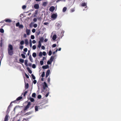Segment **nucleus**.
I'll use <instances>...</instances> for the list:
<instances>
[{
    "mask_svg": "<svg viewBox=\"0 0 121 121\" xmlns=\"http://www.w3.org/2000/svg\"><path fill=\"white\" fill-rule=\"evenodd\" d=\"M37 25L36 24H34L33 25V26L34 28H36L37 27Z\"/></svg>",
    "mask_w": 121,
    "mask_h": 121,
    "instance_id": "49",
    "label": "nucleus"
},
{
    "mask_svg": "<svg viewBox=\"0 0 121 121\" xmlns=\"http://www.w3.org/2000/svg\"><path fill=\"white\" fill-rule=\"evenodd\" d=\"M56 46V44H53L52 45V47H55Z\"/></svg>",
    "mask_w": 121,
    "mask_h": 121,
    "instance_id": "59",
    "label": "nucleus"
},
{
    "mask_svg": "<svg viewBox=\"0 0 121 121\" xmlns=\"http://www.w3.org/2000/svg\"><path fill=\"white\" fill-rule=\"evenodd\" d=\"M37 21V19L36 18H34L33 19V21L34 22H36Z\"/></svg>",
    "mask_w": 121,
    "mask_h": 121,
    "instance_id": "60",
    "label": "nucleus"
},
{
    "mask_svg": "<svg viewBox=\"0 0 121 121\" xmlns=\"http://www.w3.org/2000/svg\"><path fill=\"white\" fill-rule=\"evenodd\" d=\"M31 38L32 39H34L35 38V37L34 35H31Z\"/></svg>",
    "mask_w": 121,
    "mask_h": 121,
    "instance_id": "40",
    "label": "nucleus"
},
{
    "mask_svg": "<svg viewBox=\"0 0 121 121\" xmlns=\"http://www.w3.org/2000/svg\"><path fill=\"white\" fill-rule=\"evenodd\" d=\"M22 97H18L16 99V100L13 101V102L15 103H16V101H18L20 100L22 98Z\"/></svg>",
    "mask_w": 121,
    "mask_h": 121,
    "instance_id": "6",
    "label": "nucleus"
},
{
    "mask_svg": "<svg viewBox=\"0 0 121 121\" xmlns=\"http://www.w3.org/2000/svg\"><path fill=\"white\" fill-rule=\"evenodd\" d=\"M44 85H43V89H45L46 87H48V85L45 82H43Z\"/></svg>",
    "mask_w": 121,
    "mask_h": 121,
    "instance_id": "5",
    "label": "nucleus"
},
{
    "mask_svg": "<svg viewBox=\"0 0 121 121\" xmlns=\"http://www.w3.org/2000/svg\"><path fill=\"white\" fill-rule=\"evenodd\" d=\"M55 8L53 6L49 8V10L50 11L53 12L55 9Z\"/></svg>",
    "mask_w": 121,
    "mask_h": 121,
    "instance_id": "4",
    "label": "nucleus"
},
{
    "mask_svg": "<svg viewBox=\"0 0 121 121\" xmlns=\"http://www.w3.org/2000/svg\"><path fill=\"white\" fill-rule=\"evenodd\" d=\"M35 111H38V107L37 106H35Z\"/></svg>",
    "mask_w": 121,
    "mask_h": 121,
    "instance_id": "31",
    "label": "nucleus"
},
{
    "mask_svg": "<svg viewBox=\"0 0 121 121\" xmlns=\"http://www.w3.org/2000/svg\"><path fill=\"white\" fill-rule=\"evenodd\" d=\"M32 67L33 68H36V65L35 64H33L32 65Z\"/></svg>",
    "mask_w": 121,
    "mask_h": 121,
    "instance_id": "51",
    "label": "nucleus"
},
{
    "mask_svg": "<svg viewBox=\"0 0 121 121\" xmlns=\"http://www.w3.org/2000/svg\"><path fill=\"white\" fill-rule=\"evenodd\" d=\"M31 76L33 78V79H35V76H34V75L33 74H31Z\"/></svg>",
    "mask_w": 121,
    "mask_h": 121,
    "instance_id": "35",
    "label": "nucleus"
},
{
    "mask_svg": "<svg viewBox=\"0 0 121 121\" xmlns=\"http://www.w3.org/2000/svg\"><path fill=\"white\" fill-rule=\"evenodd\" d=\"M39 55L40 56H42V53L41 52H39Z\"/></svg>",
    "mask_w": 121,
    "mask_h": 121,
    "instance_id": "43",
    "label": "nucleus"
},
{
    "mask_svg": "<svg viewBox=\"0 0 121 121\" xmlns=\"http://www.w3.org/2000/svg\"><path fill=\"white\" fill-rule=\"evenodd\" d=\"M31 103L30 102H29L26 106L25 107L24 109V111H25L27 110V109L29 108V107L31 105Z\"/></svg>",
    "mask_w": 121,
    "mask_h": 121,
    "instance_id": "2",
    "label": "nucleus"
},
{
    "mask_svg": "<svg viewBox=\"0 0 121 121\" xmlns=\"http://www.w3.org/2000/svg\"><path fill=\"white\" fill-rule=\"evenodd\" d=\"M48 68V65L43 66H42V68L43 69H46Z\"/></svg>",
    "mask_w": 121,
    "mask_h": 121,
    "instance_id": "14",
    "label": "nucleus"
},
{
    "mask_svg": "<svg viewBox=\"0 0 121 121\" xmlns=\"http://www.w3.org/2000/svg\"><path fill=\"white\" fill-rule=\"evenodd\" d=\"M32 56L34 57H35L36 56V54L35 52H33L32 54Z\"/></svg>",
    "mask_w": 121,
    "mask_h": 121,
    "instance_id": "21",
    "label": "nucleus"
},
{
    "mask_svg": "<svg viewBox=\"0 0 121 121\" xmlns=\"http://www.w3.org/2000/svg\"><path fill=\"white\" fill-rule=\"evenodd\" d=\"M55 56H52L51 58H50V59H49V60L50 61H51L52 62V61L54 59L55 57Z\"/></svg>",
    "mask_w": 121,
    "mask_h": 121,
    "instance_id": "8",
    "label": "nucleus"
},
{
    "mask_svg": "<svg viewBox=\"0 0 121 121\" xmlns=\"http://www.w3.org/2000/svg\"><path fill=\"white\" fill-rule=\"evenodd\" d=\"M40 63L41 65H42L43 64L44 62H43V61L42 60H41L40 61Z\"/></svg>",
    "mask_w": 121,
    "mask_h": 121,
    "instance_id": "42",
    "label": "nucleus"
},
{
    "mask_svg": "<svg viewBox=\"0 0 121 121\" xmlns=\"http://www.w3.org/2000/svg\"><path fill=\"white\" fill-rule=\"evenodd\" d=\"M41 46V44L40 41H39V44L38 46V47L40 48Z\"/></svg>",
    "mask_w": 121,
    "mask_h": 121,
    "instance_id": "17",
    "label": "nucleus"
},
{
    "mask_svg": "<svg viewBox=\"0 0 121 121\" xmlns=\"http://www.w3.org/2000/svg\"><path fill=\"white\" fill-rule=\"evenodd\" d=\"M40 33V32L39 31L36 32L37 35H39Z\"/></svg>",
    "mask_w": 121,
    "mask_h": 121,
    "instance_id": "39",
    "label": "nucleus"
},
{
    "mask_svg": "<svg viewBox=\"0 0 121 121\" xmlns=\"http://www.w3.org/2000/svg\"><path fill=\"white\" fill-rule=\"evenodd\" d=\"M35 29H33L32 30V32L33 33H34L35 32Z\"/></svg>",
    "mask_w": 121,
    "mask_h": 121,
    "instance_id": "56",
    "label": "nucleus"
},
{
    "mask_svg": "<svg viewBox=\"0 0 121 121\" xmlns=\"http://www.w3.org/2000/svg\"><path fill=\"white\" fill-rule=\"evenodd\" d=\"M48 82L49 83L50 81V78H49V77L48 79L47 80Z\"/></svg>",
    "mask_w": 121,
    "mask_h": 121,
    "instance_id": "63",
    "label": "nucleus"
},
{
    "mask_svg": "<svg viewBox=\"0 0 121 121\" xmlns=\"http://www.w3.org/2000/svg\"><path fill=\"white\" fill-rule=\"evenodd\" d=\"M48 23L47 22H45L44 23V24L45 25H48Z\"/></svg>",
    "mask_w": 121,
    "mask_h": 121,
    "instance_id": "64",
    "label": "nucleus"
},
{
    "mask_svg": "<svg viewBox=\"0 0 121 121\" xmlns=\"http://www.w3.org/2000/svg\"><path fill=\"white\" fill-rule=\"evenodd\" d=\"M20 25V23L19 22H18L17 23H16V26L17 27L19 26Z\"/></svg>",
    "mask_w": 121,
    "mask_h": 121,
    "instance_id": "38",
    "label": "nucleus"
},
{
    "mask_svg": "<svg viewBox=\"0 0 121 121\" xmlns=\"http://www.w3.org/2000/svg\"><path fill=\"white\" fill-rule=\"evenodd\" d=\"M28 61L27 60H25V65L26 66L28 65L27 64V62Z\"/></svg>",
    "mask_w": 121,
    "mask_h": 121,
    "instance_id": "18",
    "label": "nucleus"
},
{
    "mask_svg": "<svg viewBox=\"0 0 121 121\" xmlns=\"http://www.w3.org/2000/svg\"><path fill=\"white\" fill-rule=\"evenodd\" d=\"M13 48L12 45L10 44H9L8 46V53L9 55L12 56L13 54Z\"/></svg>",
    "mask_w": 121,
    "mask_h": 121,
    "instance_id": "1",
    "label": "nucleus"
},
{
    "mask_svg": "<svg viewBox=\"0 0 121 121\" xmlns=\"http://www.w3.org/2000/svg\"><path fill=\"white\" fill-rule=\"evenodd\" d=\"M25 44L26 45H27L28 44V40L26 39L25 40Z\"/></svg>",
    "mask_w": 121,
    "mask_h": 121,
    "instance_id": "20",
    "label": "nucleus"
},
{
    "mask_svg": "<svg viewBox=\"0 0 121 121\" xmlns=\"http://www.w3.org/2000/svg\"><path fill=\"white\" fill-rule=\"evenodd\" d=\"M49 93V92H48V93L45 95V96L46 97H47L48 96Z\"/></svg>",
    "mask_w": 121,
    "mask_h": 121,
    "instance_id": "54",
    "label": "nucleus"
},
{
    "mask_svg": "<svg viewBox=\"0 0 121 121\" xmlns=\"http://www.w3.org/2000/svg\"><path fill=\"white\" fill-rule=\"evenodd\" d=\"M38 10H36L35 11V14L36 15L38 13Z\"/></svg>",
    "mask_w": 121,
    "mask_h": 121,
    "instance_id": "57",
    "label": "nucleus"
},
{
    "mask_svg": "<svg viewBox=\"0 0 121 121\" xmlns=\"http://www.w3.org/2000/svg\"><path fill=\"white\" fill-rule=\"evenodd\" d=\"M36 46L35 45H33V46L32 48H33V49L35 50V49H36Z\"/></svg>",
    "mask_w": 121,
    "mask_h": 121,
    "instance_id": "41",
    "label": "nucleus"
},
{
    "mask_svg": "<svg viewBox=\"0 0 121 121\" xmlns=\"http://www.w3.org/2000/svg\"><path fill=\"white\" fill-rule=\"evenodd\" d=\"M30 47H31L32 46V43H31V40L30 39Z\"/></svg>",
    "mask_w": 121,
    "mask_h": 121,
    "instance_id": "46",
    "label": "nucleus"
},
{
    "mask_svg": "<svg viewBox=\"0 0 121 121\" xmlns=\"http://www.w3.org/2000/svg\"><path fill=\"white\" fill-rule=\"evenodd\" d=\"M26 32L28 35H30V30H29L26 29Z\"/></svg>",
    "mask_w": 121,
    "mask_h": 121,
    "instance_id": "11",
    "label": "nucleus"
},
{
    "mask_svg": "<svg viewBox=\"0 0 121 121\" xmlns=\"http://www.w3.org/2000/svg\"><path fill=\"white\" fill-rule=\"evenodd\" d=\"M28 92H27V91H25L24 94H23V96L24 97H25V95H26V94Z\"/></svg>",
    "mask_w": 121,
    "mask_h": 121,
    "instance_id": "45",
    "label": "nucleus"
},
{
    "mask_svg": "<svg viewBox=\"0 0 121 121\" xmlns=\"http://www.w3.org/2000/svg\"><path fill=\"white\" fill-rule=\"evenodd\" d=\"M32 97H33L35 98V97L36 96V94L35 93H33L32 94Z\"/></svg>",
    "mask_w": 121,
    "mask_h": 121,
    "instance_id": "30",
    "label": "nucleus"
},
{
    "mask_svg": "<svg viewBox=\"0 0 121 121\" xmlns=\"http://www.w3.org/2000/svg\"><path fill=\"white\" fill-rule=\"evenodd\" d=\"M32 42L34 44L36 43V41L35 40H33L32 41Z\"/></svg>",
    "mask_w": 121,
    "mask_h": 121,
    "instance_id": "62",
    "label": "nucleus"
},
{
    "mask_svg": "<svg viewBox=\"0 0 121 121\" xmlns=\"http://www.w3.org/2000/svg\"><path fill=\"white\" fill-rule=\"evenodd\" d=\"M50 72V71L49 69H48L47 71L46 75V77L47 78L48 77L49 74Z\"/></svg>",
    "mask_w": 121,
    "mask_h": 121,
    "instance_id": "7",
    "label": "nucleus"
},
{
    "mask_svg": "<svg viewBox=\"0 0 121 121\" xmlns=\"http://www.w3.org/2000/svg\"><path fill=\"white\" fill-rule=\"evenodd\" d=\"M47 4V2H44L43 3V5L44 6H46Z\"/></svg>",
    "mask_w": 121,
    "mask_h": 121,
    "instance_id": "44",
    "label": "nucleus"
},
{
    "mask_svg": "<svg viewBox=\"0 0 121 121\" xmlns=\"http://www.w3.org/2000/svg\"><path fill=\"white\" fill-rule=\"evenodd\" d=\"M29 59L30 61L31 62H33V59L31 57V55H30L29 56Z\"/></svg>",
    "mask_w": 121,
    "mask_h": 121,
    "instance_id": "23",
    "label": "nucleus"
},
{
    "mask_svg": "<svg viewBox=\"0 0 121 121\" xmlns=\"http://www.w3.org/2000/svg\"><path fill=\"white\" fill-rule=\"evenodd\" d=\"M5 21L6 22L9 23L11 22H12L11 20L10 19L7 18L5 20Z\"/></svg>",
    "mask_w": 121,
    "mask_h": 121,
    "instance_id": "10",
    "label": "nucleus"
},
{
    "mask_svg": "<svg viewBox=\"0 0 121 121\" xmlns=\"http://www.w3.org/2000/svg\"><path fill=\"white\" fill-rule=\"evenodd\" d=\"M57 17V15L56 13H53L51 16V17L53 19H56Z\"/></svg>",
    "mask_w": 121,
    "mask_h": 121,
    "instance_id": "3",
    "label": "nucleus"
},
{
    "mask_svg": "<svg viewBox=\"0 0 121 121\" xmlns=\"http://www.w3.org/2000/svg\"><path fill=\"white\" fill-rule=\"evenodd\" d=\"M23 46H20L19 47V48L22 50L23 49Z\"/></svg>",
    "mask_w": 121,
    "mask_h": 121,
    "instance_id": "47",
    "label": "nucleus"
},
{
    "mask_svg": "<svg viewBox=\"0 0 121 121\" xmlns=\"http://www.w3.org/2000/svg\"><path fill=\"white\" fill-rule=\"evenodd\" d=\"M46 54V52H43L42 53V54L44 56H45Z\"/></svg>",
    "mask_w": 121,
    "mask_h": 121,
    "instance_id": "53",
    "label": "nucleus"
},
{
    "mask_svg": "<svg viewBox=\"0 0 121 121\" xmlns=\"http://www.w3.org/2000/svg\"><path fill=\"white\" fill-rule=\"evenodd\" d=\"M81 5L82 6H86V7H87L86 4L85 2L82 3L81 4ZM85 8H86V7H85Z\"/></svg>",
    "mask_w": 121,
    "mask_h": 121,
    "instance_id": "13",
    "label": "nucleus"
},
{
    "mask_svg": "<svg viewBox=\"0 0 121 121\" xmlns=\"http://www.w3.org/2000/svg\"><path fill=\"white\" fill-rule=\"evenodd\" d=\"M29 87V84L28 83H27L25 85V89H27Z\"/></svg>",
    "mask_w": 121,
    "mask_h": 121,
    "instance_id": "16",
    "label": "nucleus"
},
{
    "mask_svg": "<svg viewBox=\"0 0 121 121\" xmlns=\"http://www.w3.org/2000/svg\"><path fill=\"white\" fill-rule=\"evenodd\" d=\"M24 43V41L22 40L20 42V44L21 45H23Z\"/></svg>",
    "mask_w": 121,
    "mask_h": 121,
    "instance_id": "32",
    "label": "nucleus"
},
{
    "mask_svg": "<svg viewBox=\"0 0 121 121\" xmlns=\"http://www.w3.org/2000/svg\"><path fill=\"white\" fill-rule=\"evenodd\" d=\"M31 112H27L25 114V115H26L27 116L28 115H29L30 114H31Z\"/></svg>",
    "mask_w": 121,
    "mask_h": 121,
    "instance_id": "29",
    "label": "nucleus"
},
{
    "mask_svg": "<svg viewBox=\"0 0 121 121\" xmlns=\"http://www.w3.org/2000/svg\"><path fill=\"white\" fill-rule=\"evenodd\" d=\"M37 98L39 99H40L41 98V96L40 95H38Z\"/></svg>",
    "mask_w": 121,
    "mask_h": 121,
    "instance_id": "50",
    "label": "nucleus"
},
{
    "mask_svg": "<svg viewBox=\"0 0 121 121\" xmlns=\"http://www.w3.org/2000/svg\"><path fill=\"white\" fill-rule=\"evenodd\" d=\"M45 76V72H43L41 74V76L43 78Z\"/></svg>",
    "mask_w": 121,
    "mask_h": 121,
    "instance_id": "27",
    "label": "nucleus"
},
{
    "mask_svg": "<svg viewBox=\"0 0 121 121\" xmlns=\"http://www.w3.org/2000/svg\"><path fill=\"white\" fill-rule=\"evenodd\" d=\"M33 83L34 84H35L36 82H37V81L36 80H34V81H33Z\"/></svg>",
    "mask_w": 121,
    "mask_h": 121,
    "instance_id": "61",
    "label": "nucleus"
},
{
    "mask_svg": "<svg viewBox=\"0 0 121 121\" xmlns=\"http://www.w3.org/2000/svg\"><path fill=\"white\" fill-rule=\"evenodd\" d=\"M52 54V52L51 50H50L49 51L48 53V55L50 56Z\"/></svg>",
    "mask_w": 121,
    "mask_h": 121,
    "instance_id": "37",
    "label": "nucleus"
},
{
    "mask_svg": "<svg viewBox=\"0 0 121 121\" xmlns=\"http://www.w3.org/2000/svg\"><path fill=\"white\" fill-rule=\"evenodd\" d=\"M67 9V8L66 7H64L63 8V12H65L66 11Z\"/></svg>",
    "mask_w": 121,
    "mask_h": 121,
    "instance_id": "28",
    "label": "nucleus"
},
{
    "mask_svg": "<svg viewBox=\"0 0 121 121\" xmlns=\"http://www.w3.org/2000/svg\"><path fill=\"white\" fill-rule=\"evenodd\" d=\"M21 56H22V57L23 58H24H24H26V56H25L24 54H21Z\"/></svg>",
    "mask_w": 121,
    "mask_h": 121,
    "instance_id": "26",
    "label": "nucleus"
},
{
    "mask_svg": "<svg viewBox=\"0 0 121 121\" xmlns=\"http://www.w3.org/2000/svg\"><path fill=\"white\" fill-rule=\"evenodd\" d=\"M29 99L31 102H33L34 101V99L31 97H30Z\"/></svg>",
    "mask_w": 121,
    "mask_h": 121,
    "instance_id": "22",
    "label": "nucleus"
},
{
    "mask_svg": "<svg viewBox=\"0 0 121 121\" xmlns=\"http://www.w3.org/2000/svg\"><path fill=\"white\" fill-rule=\"evenodd\" d=\"M26 6L25 5H23L22 6V9H24L26 8Z\"/></svg>",
    "mask_w": 121,
    "mask_h": 121,
    "instance_id": "48",
    "label": "nucleus"
},
{
    "mask_svg": "<svg viewBox=\"0 0 121 121\" xmlns=\"http://www.w3.org/2000/svg\"><path fill=\"white\" fill-rule=\"evenodd\" d=\"M56 38V35H54L53 36L52 39L53 40H55Z\"/></svg>",
    "mask_w": 121,
    "mask_h": 121,
    "instance_id": "12",
    "label": "nucleus"
},
{
    "mask_svg": "<svg viewBox=\"0 0 121 121\" xmlns=\"http://www.w3.org/2000/svg\"><path fill=\"white\" fill-rule=\"evenodd\" d=\"M34 8L35 9H38L39 8V5L38 4H35L34 6Z\"/></svg>",
    "mask_w": 121,
    "mask_h": 121,
    "instance_id": "9",
    "label": "nucleus"
},
{
    "mask_svg": "<svg viewBox=\"0 0 121 121\" xmlns=\"http://www.w3.org/2000/svg\"><path fill=\"white\" fill-rule=\"evenodd\" d=\"M52 62L50 60L48 61L47 62V64L48 65H50L51 64Z\"/></svg>",
    "mask_w": 121,
    "mask_h": 121,
    "instance_id": "36",
    "label": "nucleus"
},
{
    "mask_svg": "<svg viewBox=\"0 0 121 121\" xmlns=\"http://www.w3.org/2000/svg\"><path fill=\"white\" fill-rule=\"evenodd\" d=\"M0 32L1 33H3L4 32V30L2 28L0 29Z\"/></svg>",
    "mask_w": 121,
    "mask_h": 121,
    "instance_id": "25",
    "label": "nucleus"
},
{
    "mask_svg": "<svg viewBox=\"0 0 121 121\" xmlns=\"http://www.w3.org/2000/svg\"><path fill=\"white\" fill-rule=\"evenodd\" d=\"M23 50L24 52H26L27 51V48H25Z\"/></svg>",
    "mask_w": 121,
    "mask_h": 121,
    "instance_id": "52",
    "label": "nucleus"
},
{
    "mask_svg": "<svg viewBox=\"0 0 121 121\" xmlns=\"http://www.w3.org/2000/svg\"><path fill=\"white\" fill-rule=\"evenodd\" d=\"M20 62L22 63H23L24 62V60L23 59H20L19 60Z\"/></svg>",
    "mask_w": 121,
    "mask_h": 121,
    "instance_id": "24",
    "label": "nucleus"
},
{
    "mask_svg": "<svg viewBox=\"0 0 121 121\" xmlns=\"http://www.w3.org/2000/svg\"><path fill=\"white\" fill-rule=\"evenodd\" d=\"M19 27L20 28H23L24 27L22 25H20Z\"/></svg>",
    "mask_w": 121,
    "mask_h": 121,
    "instance_id": "33",
    "label": "nucleus"
},
{
    "mask_svg": "<svg viewBox=\"0 0 121 121\" xmlns=\"http://www.w3.org/2000/svg\"><path fill=\"white\" fill-rule=\"evenodd\" d=\"M45 47L44 46H42L41 47V48L43 50H44L45 49Z\"/></svg>",
    "mask_w": 121,
    "mask_h": 121,
    "instance_id": "58",
    "label": "nucleus"
},
{
    "mask_svg": "<svg viewBox=\"0 0 121 121\" xmlns=\"http://www.w3.org/2000/svg\"><path fill=\"white\" fill-rule=\"evenodd\" d=\"M44 39L43 38H40V42H42L43 41Z\"/></svg>",
    "mask_w": 121,
    "mask_h": 121,
    "instance_id": "34",
    "label": "nucleus"
},
{
    "mask_svg": "<svg viewBox=\"0 0 121 121\" xmlns=\"http://www.w3.org/2000/svg\"><path fill=\"white\" fill-rule=\"evenodd\" d=\"M2 42L3 40L2 39H1L0 41V45L1 47H2Z\"/></svg>",
    "mask_w": 121,
    "mask_h": 121,
    "instance_id": "19",
    "label": "nucleus"
},
{
    "mask_svg": "<svg viewBox=\"0 0 121 121\" xmlns=\"http://www.w3.org/2000/svg\"><path fill=\"white\" fill-rule=\"evenodd\" d=\"M25 75L27 78H29V76L27 75L26 73H25Z\"/></svg>",
    "mask_w": 121,
    "mask_h": 121,
    "instance_id": "55",
    "label": "nucleus"
},
{
    "mask_svg": "<svg viewBox=\"0 0 121 121\" xmlns=\"http://www.w3.org/2000/svg\"><path fill=\"white\" fill-rule=\"evenodd\" d=\"M27 69L30 73L31 74L32 73V71L29 68L27 67Z\"/></svg>",
    "mask_w": 121,
    "mask_h": 121,
    "instance_id": "15",
    "label": "nucleus"
}]
</instances>
